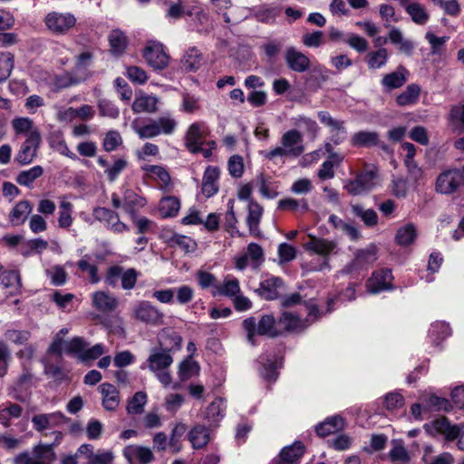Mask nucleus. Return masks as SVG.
I'll use <instances>...</instances> for the list:
<instances>
[{
	"mask_svg": "<svg viewBox=\"0 0 464 464\" xmlns=\"http://www.w3.org/2000/svg\"><path fill=\"white\" fill-rule=\"evenodd\" d=\"M127 77L135 83L143 84L148 80L145 70L139 66H129L127 68Z\"/></svg>",
	"mask_w": 464,
	"mask_h": 464,
	"instance_id": "052dcab7",
	"label": "nucleus"
},
{
	"mask_svg": "<svg viewBox=\"0 0 464 464\" xmlns=\"http://www.w3.org/2000/svg\"><path fill=\"white\" fill-rule=\"evenodd\" d=\"M167 245L169 247H179L186 254L192 253L197 249V242L190 237L173 233V235L167 239Z\"/></svg>",
	"mask_w": 464,
	"mask_h": 464,
	"instance_id": "473e14b6",
	"label": "nucleus"
},
{
	"mask_svg": "<svg viewBox=\"0 0 464 464\" xmlns=\"http://www.w3.org/2000/svg\"><path fill=\"white\" fill-rule=\"evenodd\" d=\"M276 331L280 332V337L290 334L301 332L304 325L297 314L284 311L276 317Z\"/></svg>",
	"mask_w": 464,
	"mask_h": 464,
	"instance_id": "f8f14e48",
	"label": "nucleus"
},
{
	"mask_svg": "<svg viewBox=\"0 0 464 464\" xmlns=\"http://www.w3.org/2000/svg\"><path fill=\"white\" fill-rule=\"evenodd\" d=\"M462 178L459 169H448L440 173L436 180V190L442 194H450L462 187Z\"/></svg>",
	"mask_w": 464,
	"mask_h": 464,
	"instance_id": "2eb2a0df",
	"label": "nucleus"
},
{
	"mask_svg": "<svg viewBox=\"0 0 464 464\" xmlns=\"http://www.w3.org/2000/svg\"><path fill=\"white\" fill-rule=\"evenodd\" d=\"M202 127H204V123L194 122L186 132L185 146L193 154H198L199 146L204 144L205 131L202 130Z\"/></svg>",
	"mask_w": 464,
	"mask_h": 464,
	"instance_id": "f3484780",
	"label": "nucleus"
},
{
	"mask_svg": "<svg viewBox=\"0 0 464 464\" xmlns=\"http://www.w3.org/2000/svg\"><path fill=\"white\" fill-rule=\"evenodd\" d=\"M417 237L418 233L415 225L413 223H407L397 229L394 242L400 246L406 247L414 244Z\"/></svg>",
	"mask_w": 464,
	"mask_h": 464,
	"instance_id": "bb28decb",
	"label": "nucleus"
},
{
	"mask_svg": "<svg viewBox=\"0 0 464 464\" xmlns=\"http://www.w3.org/2000/svg\"><path fill=\"white\" fill-rule=\"evenodd\" d=\"M401 5L405 8L415 24L422 25L428 22L429 14L420 3L406 4V0H401Z\"/></svg>",
	"mask_w": 464,
	"mask_h": 464,
	"instance_id": "72a5a7b5",
	"label": "nucleus"
},
{
	"mask_svg": "<svg viewBox=\"0 0 464 464\" xmlns=\"http://www.w3.org/2000/svg\"><path fill=\"white\" fill-rule=\"evenodd\" d=\"M285 59L288 68L295 72H304L311 65L309 58L295 47L287 48Z\"/></svg>",
	"mask_w": 464,
	"mask_h": 464,
	"instance_id": "a211bd4d",
	"label": "nucleus"
},
{
	"mask_svg": "<svg viewBox=\"0 0 464 464\" xmlns=\"http://www.w3.org/2000/svg\"><path fill=\"white\" fill-rule=\"evenodd\" d=\"M227 169L233 178H241L244 173L243 158L240 155L231 156L227 162Z\"/></svg>",
	"mask_w": 464,
	"mask_h": 464,
	"instance_id": "8fccbe9b",
	"label": "nucleus"
},
{
	"mask_svg": "<svg viewBox=\"0 0 464 464\" xmlns=\"http://www.w3.org/2000/svg\"><path fill=\"white\" fill-rule=\"evenodd\" d=\"M14 54L9 52L0 53V82H5L14 68Z\"/></svg>",
	"mask_w": 464,
	"mask_h": 464,
	"instance_id": "49530a36",
	"label": "nucleus"
},
{
	"mask_svg": "<svg viewBox=\"0 0 464 464\" xmlns=\"http://www.w3.org/2000/svg\"><path fill=\"white\" fill-rule=\"evenodd\" d=\"M148 362L150 370L156 372L169 368L173 362V358L169 352L162 350L151 353L148 358Z\"/></svg>",
	"mask_w": 464,
	"mask_h": 464,
	"instance_id": "f704fd0d",
	"label": "nucleus"
},
{
	"mask_svg": "<svg viewBox=\"0 0 464 464\" xmlns=\"http://www.w3.org/2000/svg\"><path fill=\"white\" fill-rule=\"evenodd\" d=\"M80 81L73 77L70 72H65L63 74L55 75L53 78V86L57 90H63L69 88L73 85H77Z\"/></svg>",
	"mask_w": 464,
	"mask_h": 464,
	"instance_id": "603ef678",
	"label": "nucleus"
},
{
	"mask_svg": "<svg viewBox=\"0 0 464 464\" xmlns=\"http://www.w3.org/2000/svg\"><path fill=\"white\" fill-rule=\"evenodd\" d=\"M425 431L430 435L442 434L447 440H455L459 436V429L451 425L446 417L434 420L431 423H425Z\"/></svg>",
	"mask_w": 464,
	"mask_h": 464,
	"instance_id": "4468645a",
	"label": "nucleus"
},
{
	"mask_svg": "<svg viewBox=\"0 0 464 464\" xmlns=\"http://www.w3.org/2000/svg\"><path fill=\"white\" fill-rule=\"evenodd\" d=\"M158 99L151 95L137 97L132 103V111L135 113L155 112L157 111Z\"/></svg>",
	"mask_w": 464,
	"mask_h": 464,
	"instance_id": "58836bf2",
	"label": "nucleus"
},
{
	"mask_svg": "<svg viewBox=\"0 0 464 464\" xmlns=\"http://www.w3.org/2000/svg\"><path fill=\"white\" fill-rule=\"evenodd\" d=\"M13 128L16 134L27 133L33 131V121L29 118H15L12 121Z\"/></svg>",
	"mask_w": 464,
	"mask_h": 464,
	"instance_id": "0e129e2a",
	"label": "nucleus"
},
{
	"mask_svg": "<svg viewBox=\"0 0 464 464\" xmlns=\"http://www.w3.org/2000/svg\"><path fill=\"white\" fill-rule=\"evenodd\" d=\"M102 395V406L108 411H113L119 405V392L113 384L104 382L100 386Z\"/></svg>",
	"mask_w": 464,
	"mask_h": 464,
	"instance_id": "7c9ffc66",
	"label": "nucleus"
},
{
	"mask_svg": "<svg viewBox=\"0 0 464 464\" xmlns=\"http://www.w3.org/2000/svg\"><path fill=\"white\" fill-rule=\"evenodd\" d=\"M135 318L148 324L158 325L163 322V314L149 301H140L134 311Z\"/></svg>",
	"mask_w": 464,
	"mask_h": 464,
	"instance_id": "dca6fc26",
	"label": "nucleus"
},
{
	"mask_svg": "<svg viewBox=\"0 0 464 464\" xmlns=\"http://www.w3.org/2000/svg\"><path fill=\"white\" fill-rule=\"evenodd\" d=\"M128 162L124 159H118L114 161L112 166L108 167L104 173L107 176L109 181L113 182L118 179L122 170L127 167Z\"/></svg>",
	"mask_w": 464,
	"mask_h": 464,
	"instance_id": "864d4df0",
	"label": "nucleus"
},
{
	"mask_svg": "<svg viewBox=\"0 0 464 464\" xmlns=\"http://www.w3.org/2000/svg\"><path fill=\"white\" fill-rule=\"evenodd\" d=\"M352 212L360 218L363 224L368 227H372L378 224V215L372 208L363 209L362 206L356 204L352 205Z\"/></svg>",
	"mask_w": 464,
	"mask_h": 464,
	"instance_id": "a19ab883",
	"label": "nucleus"
},
{
	"mask_svg": "<svg viewBox=\"0 0 464 464\" xmlns=\"http://www.w3.org/2000/svg\"><path fill=\"white\" fill-rule=\"evenodd\" d=\"M377 174L374 170H364L356 175L354 179H350L345 185L346 191L353 196H357L370 191L374 186Z\"/></svg>",
	"mask_w": 464,
	"mask_h": 464,
	"instance_id": "9d476101",
	"label": "nucleus"
},
{
	"mask_svg": "<svg viewBox=\"0 0 464 464\" xmlns=\"http://www.w3.org/2000/svg\"><path fill=\"white\" fill-rule=\"evenodd\" d=\"M188 440L195 450L203 449L209 441V432L205 425H196L188 432Z\"/></svg>",
	"mask_w": 464,
	"mask_h": 464,
	"instance_id": "2f4dec72",
	"label": "nucleus"
},
{
	"mask_svg": "<svg viewBox=\"0 0 464 464\" xmlns=\"http://www.w3.org/2000/svg\"><path fill=\"white\" fill-rule=\"evenodd\" d=\"M345 425L344 419L340 415L327 417L324 421L315 425L314 430L317 436L325 438L343 430Z\"/></svg>",
	"mask_w": 464,
	"mask_h": 464,
	"instance_id": "6ab92c4d",
	"label": "nucleus"
},
{
	"mask_svg": "<svg viewBox=\"0 0 464 464\" xmlns=\"http://www.w3.org/2000/svg\"><path fill=\"white\" fill-rule=\"evenodd\" d=\"M142 56L154 71L164 70L169 63V55L166 53L164 45L158 41H148Z\"/></svg>",
	"mask_w": 464,
	"mask_h": 464,
	"instance_id": "0eeeda50",
	"label": "nucleus"
},
{
	"mask_svg": "<svg viewBox=\"0 0 464 464\" xmlns=\"http://www.w3.org/2000/svg\"><path fill=\"white\" fill-rule=\"evenodd\" d=\"M336 247V244L325 238L312 237L305 244V249L324 257L328 256Z\"/></svg>",
	"mask_w": 464,
	"mask_h": 464,
	"instance_id": "c85d7f7f",
	"label": "nucleus"
},
{
	"mask_svg": "<svg viewBox=\"0 0 464 464\" xmlns=\"http://www.w3.org/2000/svg\"><path fill=\"white\" fill-rule=\"evenodd\" d=\"M98 108H99V112H100L101 116L116 119L120 115L118 107H116L110 101H107V100L100 101V102L98 104Z\"/></svg>",
	"mask_w": 464,
	"mask_h": 464,
	"instance_id": "bf43d9fd",
	"label": "nucleus"
},
{
	"mask_svg": "<svg viewBox=\"0 0 464 464\" xmlns=\"http://www.w3.org/2000/svg\"><path fill=\"white\" fill-rule=\"evenodd\" d=\"M141 169L155 176L160 181H161L163 186L167 187L170 184V175L162 166L144 165L141 167Z\"/></svg>",
	"mask_w": 464,
	"mask_h": 464,
	"instance_id": "de8ad7c7",
	"label": "nucleus"
},
{
	"mask_svg": "<svg viewBox=\"0 0 464 464\" xmlns=\"http://www.w3.org/2000/svg\"><path fill=\"white\" fill-rule=\"evenodd\" d=\"M217 289L219 295L225 296L236 295L240 291L238 280L236 278L226 281L223 285L217 286Z\"/></svg>",
	"mask_w": 464,
	"mask_h": 464,
	"instance_id": "e2e57ef3",
	"label": "nucleus"
},
{
	"mask_svg": "<svg viewBox=\"0 0 464 464\" xmlns=\"http://www.w3.org/2000/svg\"><path fill=\"white\" fill-rule=\"evenodd\" d=\"M276 316L273 314H264L258 320L255 316H249L242 322L246 340L253 346L257 344L256 336H266L271 339L280 337V332L276 331Z\"/></svg>",
	"mask_w": 464,
	"mask_h": 464,
	"instance_id": "f257e3e1",
	"label": "nucleus"
},
{
	"mask_svg": "<svg viewBox=\"0 0 464 464\" xmlns=\"http://www.w3.org/2000/svg\"><path fill=\"white\" fill-rule=\"evenodd\" d=\"M378 259V247L374 243L355 251L353 258L347 263L341 273L343 275H359L367 271Z\"/></svg>",
	"mask_w": 464,
	"mask_h": 464,
	"instance_id": "20e7f679",
	"label": "nucleus"
},
{
	"mask_svg": "<svg viewBox=\"0 0 464 464\" xmlns=\"http://www.w3.org/2000/svg\"><path fill=\"white\" fill-rule=\"evenodd\" d=\"M303 141V136L299 130L293 129L285 132L281 138L282 147H276L270 150H262L261 155L268 160H273L276 157H292L298 158L304 150L300 143Z\"/></svg>",
	"mask_w": 464,
	"mask_h": 464,
	"instance_id": "f03ea898",
	"label": "nucleus"
},
{
	"mask_svg": "<svg viewBox=\"0 0 464 464\" xmlns=\"http://www.w3.org/2000/svg\"><path fill=\"white\" fill-rule=\"evenodd\" d=\"M296 248L290 244L281 243L278 246V256L282 263L293 261L296 257Z\"/></svg>",
	"mask_w": 464,
	"mask_h": 464,
	"instance_id": "4d7b16f0",
	"label": "nucleus"
},
{
	"mask_svg": "<svg viewBox=\"0 0 464 464\" xmlns=\"http://www.w3.org/2000/svg\"><path fill=\"white\" fill-rule=\"evenodd\" d=\"M409 71L403 66L399 65L395 72L383 75L381 83L388 91L401 88L407 82Z\"/></svg>",
	"mask_w": 464,
	"mask_h": 464,
	"instance_id": "5701e85b",
	"label": "nucleus"
},
{
	"mask_svg": "<svg viewBox=\"0 0 464 464\" xmlns=\"http://www.w3.org/2000/svg\"><path fill=\"white\" fill-rule=\"evenodd\" d=\"M147 402V394L144 392H137L128 401L127 411L130 414H140Z\"/></svg>",
	"mask_w": 464,
	"mask_h": 464,
	"instance_id": "a18cd8bd",
	"label": "nucleus"
},
{
	"mask_svg": "<svg viewBox=\"0 0 464 464\" xmlns=\"http://www.w3.org/2000/svg\"><path fill=\"white\" fill-rule=\"evenodd\" d=\"M220 175L218 167L208 166L204 171L202 179L201 191L204 196L210 198L218 192L217 184Z\"/></svg>",
	"mask_w": 464,
	"mask_h": 464,
	"instance_id": "412c9836",
	"label": "nucleus"
},
{
	"mask_svg": "<svg viewBox=\"0 0 464 464\" xmlns=\"http://www.w3.org/2000/svg\"><path fill=\"white\" fill-rule=\"evenodd\" d=\"M87 346L88 343L82 337L75 336L66 343L65 352L68 354H76L83 362L96 360L104 353L102 343H96L91 348Z\"/></svg>",
	"mask_w": 464,
	"mask_h": 464,
	"instance_id": "39448f33",
	"label": "nucleus"
},
{
	"mask_svg": "<svg viewBox=\"0 0 464 464\" xmlns=\"http://www.w3.org/2000/svg\"><path fill=\"white\" fill-rule=\"evenodd\" d=\"M32 210L33 205L29 200H21L14 205L9 213V221L13 226L23 225L26 221L28 215Z\"/></svg>",
	"mask_w": 464,
	"mask_h": 464,
	"instance_id": "cd10ccee",
	"label": "nucleus"
},
{
	"mask_svg": "<svg viewBox=\"0 0 464 464\" xmlns=\"http://www.w3.org/2000/svg\"><path fill=\"white\" fill-rule=\"evenodd\" d=\"M77 266L81 271L88 272L91 284H98L101 281L96 265H91L85 259H81L77 262Z\"/></svg>",
	"mask_w": 464,
	"mask_h": 464,
	"instance_id": "5fc2aeb1",
	"label": "nucleus"
},
{
	"mask_svg": "<svg viewBox=\"0 0 464 464\" xmlns=\"http://www.w3.org/2000/svg\"><path fill=\"white\" fill-rule=\"evenodd\" d=\"M42 142L38 130L31 131L14 157V162L20 166L29 165L36 157L37 150Z\"/></svg>",
	"mask_w": 464,
	"mask_h": 464,
	"instance_id": "1a4fd4ad",
	"label": "nucleus"
},
{
	"mask_svg": "<svg viewBox=\"0 0 464 464\" xmlns=\"http://www.w3.org/2000/svg\"><path fill=\"white\" fill-rule=\"evenodd\" d=\"M187 430V425L182 422L177 423L172 429L169 444L174 449L175 452H179L181 450L180 440Z\"/></svg>",
	"mask_w": 464,
	"mask_h": 464,
	"instance_id": "09e8293b",
	"label": "nucleus"
},
{
	"mask_svg": "<svg viewBox=\"0 0 464 464\" xmlns=\"http://www.w3.org/2000/svg\"><path fill=\"white\" fill-rule=\"evenodd\" d=\"M262 215L263 207L253 199H250L248 204L246 224L249 229V233L254 237H258L260 235L259 223Z\"/></svg>",
	"mask_w": 464,
	"mask_h": 464,
	"instance_id": "393cba45",
	"label": "nucleus"
},
{
	"mask_svg": "<svg viewBox=\"0 0 464 464\" xmlns=\"http://www.w3.org/2000/svg\"><path fill=\"white\" fill-rule=\"evenodd\" d=\"M350 143L354 148L369 149L378 147L387 155H392L394 152L393 149L390 145L380 139V134L377 131H357L352 136Z\"/></svg>",
	"mask_w": 464,
	"mask_h": 464,
	"instance_id": "6e6552de",
	"label": "nucleus"
},
{
	"mask_svg": "<svg viewBox=\"0 0 464 464\" xmlns=\"http://www.w3.org/2000/svg\"><path fill=\"white\" fill-rule=\"evenodd\" d=\"M103 426L96 419H91L87 424L86 433L89 440H98L102 436Z\"/></svg>",
	"mask_w": 464,
	"mask_h": 464,
	"instance_id": "774afa93",
	"label": "nucleus"
},
{
	"mask_svg": "<svg viewBox=\"0 0 464 464\" xmlns=\"http://www.w3.org/2000/svg\"><path fill=\"white\" fill-rule=\"evenodd\" d=\"M20 274L16 270H5L0 274V282L5 288H9L15 283H20Z\"/></svg>",
	"mask_w": 464,
	"mask_h": 464,
	"instance_id": "69168bd1",
	"label": "nucleus"
},
{
	"mask_svg": "<svg viewBox=\"0 0 464 464\" xmlns=\"http://www.w3.org/2000/svg\"><path fill=\"white\" fill-rule=\"evenodd\" d=\"M388 61V52L385 48H379L372 51L366 55V63L368 67L372 70L383 67Z\"/></svg>",
	"mask_w": 464,
	"mask_h": 464,
	"instance_id": "79ce46f5",
	"label": "nucleus"
},
{
	"mask_svg": "<svg viewBox=\"0 0 464 464\" xmlns=\"http://www.w3.org/2000/svg\"><path fill=\"white\" fill-rule=\"evenodd\" d=\"M393 276L390 268H381L374 271L366 282V287L371 294H379L393 289Z\"/></svg>",
	"mask_w": 464,
	"mask_h": 464,
	"instance_id": "9b49d317",
	"label": "nucleus"
},
{
	"mask_svg": "<svg viewBox=\"0 0 464 464\" xmlns=\"http://www.w3.org/2000/svg\"><path fill=\"white\" fill-rule=\"evenodd\" d=\"M139 276L140 272L136 268L124 269L122 266L113 265L107 268L104 283L111 288L121 285L123 290H131L135 287Z\"/></svg>",
	"mask_w": 464,
	"mask_h": 464,
	"instance_id": "7ed1b4c3",
	"label": "nucleus"
},
{
	"mask_svg": "<svg viewBox=\"0 0 464 464\" xmlns=\"http://www.w3.org/2000/svg\"><path fill=\"white\" fill-rule=\"evenodd\" d=\"M420 94V87L417 83L409 84L406 89L396 97L399 106H408L417 103Z\"/></svg>",
	"mask_w": 464,
	"mask_h": 464,
	"instance_id": "e433bc0d",
	"label": "nucleus"
},
{
	"mask_svg": "<svg viewBox=\"0 0 464 464\" xmlns=\"http://www.w3.org/2000/svg\"><path fill=\"white\" fill-rule=\"evenodd\" d=\"M46 28L55 35H64L76 24V17L72 13L49 12L44 19Z\"/></svg>",
	"mask_w": 464,
	"mask_h": 464,
	"instance_id": "423d86ee",
	"label": "nucleus"
},
{
	"mask_svg": "<svg viewBox=\"0 0 464 464\" xmlns=\"http://www.w3.org/2000/svg\"><path fill=\"white\" fill-rule=\"evenodd\" d=\"M180 208V201L175 196L163 197L160 201V212L165 218H174Z\"/></svg>",
	"mask_w": 464,
	"mask_h": 464,
	"instance_id": "4c0bfd02",
	"label": "nucleus"
},
{
	"mask_svg": "<svg viewBox=\"0 0 464 464\" xmlns=\"http://www.w3.org/2000/svg\"><path fill=\"white\" fill-rule=\"evenodd\" d=\"M117 215L118 213L114 210L103 207H96L92 210L93 218L98 221L106 222L108 227L117 218Z\"/></svg>",
	"mask_w": 464,
	"mask_h": 464,
	"instance_id": "3c124183",
	"label": "nucleus"
},
{
	"mask_svg": "<svg viewBox=\"0 0 464 464\" xmlns=\"http://www.w3.org/2000/svg\"><path fill=\"white\" fill-rule=\"evenodd\" d=\"M59 218L58 225L61 228H68L72 225L73 219L72 217L73 205L69 202L63 200L59 206Z\"/></svg>",
	"mask_w": 464,
	"mask_h": 464,
	"instance_id": "37998d69",
	"label": "nucleus"
},
{
	"mask_svg": "<svg viewBox=\"0 0 464 464\" xmlns=\"http://www.w3.org/2000/svg\"><path fill=\"white\" fill-rule=\"evenodd\" d=\"M404 397L397 392H389L386 394L384 399V405L388 411L400 409L404 406Z\"/></svg>",
	"mask_w": 464,
	"mask_h": 464,
	"instance_id": "6e6d98bb",
	"label": "nucleus"
},
{
	"mask_svg": "<svg viewBox=\"0 0 464 464\" xmlns=\"http://www.w3.org/2000/svg\"><path fill=\"white\" fill-rule=\"evenodd\" d=\"M159 343L162 350L175 352L181 348L182 337L172 329H164L159 336Z\"/></svg>",
	"mask_w": 464,
	"mask_h": 464,
	"instance_id": "a878e982",
	"label": "nucleus"
},
{
	"mask_svg": "<svg viewBox=\"0 0 464 464\" xmlns=\"http://www.w3.org/2000/svg\"><path fill=\"white\" fill-rule=\"evenodd\" d=\"M278 368L279 365L276 359H267L266 362L262 364L260 375L266 382H274L277 380L279 375Z\"/></svg>",
	"mask_w": 464,
	"mask_h": 464,
	"instance_id": "c03bdc74",
	"label": "nucleus"
},
{
	"mask_svg": "<svg viewBox=\"0 0 464 464\" xmlns=\"http://www.w3.org/2000/svg\"><path fill=\"white\" fill-rule=\"evenodd\" d=\"M196 278H197L198 285L202 289H208L211 286L217 287V285H216L217 278L213 274H211L209 272L198 270L196 273Z\"/></svg>",
	"mask_w": 464,
	"mask_h": 464,
	"instance_id": "680f3d73",
	"label": "nucleus"
},
{
	"mask_svg": "<svg viewBox=\"0 0 464 464\" xmlns=\"http://www.w3.org/2000/svg\"><path fill=\"white\" fill-rule=\"evenodd\" d=\"M304 452L305 447L304 443L296 440L292 445L284 447L281 450L277 464H299V460Z\"/></svg>",
	"mask_w": 464,
	"mask_h": 464,
	"instance_id": "aec40b11",
	"label": "nucleus"
},
{
	"mask_svg": "<svg viewBox=\"0 0 464 464\" xmlns=\"http://www.w3.org/2000/svg\"><path fill=\"white\" fill-rule=\"evenodd\" d=\"M285 288V281L279 276H271L259 283L255 290L256 295L264 300L274 301L280 297V290Z\"/></svg>",
	"mask_w": 464,
	"mask_h": 464,
	"instance_id": "ddd939ff",
	"label": "nucleus"
},
{
	"mask_svg": "<svg viewBox=\"0 0 464 464\" xmlns=\"http://www.w3.org/2000/svg\"><path fill=\"white\" fill-rule=\"evenodd\" d=\"M92 303L93 305L102 312H111L115 310L118 305V301L115 297L102 291H98L93 294Z\"/></svg>",
	"mask_w": 464,
	"mask_h": 464,
	"instance_id": "c9c22d12",
	"label": "nucleus"
},
{
	"mask_svg": "<svg viewBox=\"0 0 464 464\" xmlns=\"http://www.w3.org/2000/svg\"><path fill=\"white\" fill-rule=\"evenodd\" d=\"M44 173V169L39 166H34L33 168L21 171L15 178V181L24 187L31 188L32 184L40 178Z\"/></svg>",
	"mask_w": 464,
	"mask_h": 464,
	"instance_id": "ea45409f",
	"label": "nucleus"
},
{
	"mask_svg": "<svg viewBox=\"0 0 464 464\" xmlns=\"http://www.w3.org/2000/svg\"><path fill=\"white\" fill-rule=\"evenodd\" d=\"M303 44L307 47H319L324 44V34L322 31H314L303 36Z\"/></svg>",
	"mask_w": 464,
	"mask_h": 464,
	"instance_id": "338daca9",
	"label": "nucleus"
},
{
	"mask_svg": "<svg viewBox=\"0 0 464 464\" xmlns=\"http://www.w3.org/2000/svg\"><path fill=\"white\" fill-rule=\"evenodd\" d=\"M110 52L113 56H121L127 50L130 40L121 29H113L108 35Z\"/></svg>",
	"mask_w": 464,
	"mask_h": 464,
	"instance_id": "4be33fe9",
	"label": "nucleus"
},
{
	"mask_svg": "<svg viewBox=\"0 0 464 464\" xmlns=\"http://www.w3.org/2000/svg\"><path fill=\"white\" fill-rule=\"evenodd\" d=\"M202 53L197 47H190L181 59V68L186 72H197L201 66Z\"/></svg>",
	"mask_w": 464,
	"mask_h": 464,
	"instance_id": "c756f323",
	"label": "nucleus"
},
{
	"mask_svg": "<svg viewBox=\"0 0 464 464\" xmlns=\"http://www.w3.org/2000/svg\"><path fill=\"white\" fill-rule=\"evenodd\" d=\"M147 204L144 198L139 196L132 189H126L123 194V205L124 211L134 218L137 216L140 208H143Z\"/></svg>",
	"mask_w": 464,
	"mask_h": 464,
	"instance_id": "b1692460",
	"label": "nucleus"
},
{
	"mask_svg": "<svg viewBox=\"0 0 464 464\" xmlns=\"http://www.w3.org/2000/svg\"><path fill=\"white\" fill-rule=\"evenodd\" d=\"M121 137L117 130L108 131L102 144L104 150L108 152L115 150L117 147L121 143Z\"/></svg>",
	"mask_w": 464,
	"mask_h": 464,
	"instance_id": "13d9d810",
	"label": "nucleus"
}]
</instances>
